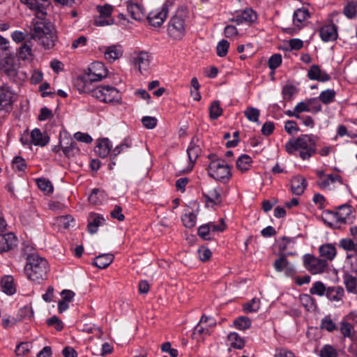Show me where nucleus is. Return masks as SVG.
I'll return each instance as SVG.
<instances>
[{
    "label": "nucleus",
    "instance_id": "obj_36",
    "mask_svg": "<svg viewBox=\"0 0 357 357\" xmlns=\"http://www.w3.org/2000/svg\"><path fill=\"white\" fill-rule=\"evenodd\" d=\"M19 58L22 60H32L33 54L32 53V43L31 40L25 42L19 48Z\"/></svg>",
    "mask_w": 357,
    "mask_h": 357
},
{
    "label": "nucleus",
    "instance_id": "obj_46",
    "mask_svg": "<svg viewBox=\"0 0 357 357\" xmlns=\"http://www.w3.org/2000/svg\"><path fill=\"white\" fill-rule=\"evenodd\" d=\"M36 183L40 190L45 194L49 195L53 192V185L48 179L44 178H38L36 179Z\"/></svg>",
    "mask_w": 357,
    "mask_h": 357
},
{
    "label": "nucleus",
    "instance_id": "obj_53",
    "mask_svg": "<svg viewBox=\"0 0 357 357\" xmlns=\"http://www.w3.org/2000/svg\"><path fill=\"white\" fill-rule=\"evenodd\" d=\"M182 221L185 227H194L196 225L197 215L192 212H189L182 217Z\"/></svg>",
    "mask_w": 357,
    "mask_h": 357
},
{
    "label": "nucleus",
    "instance_id": "obj_9",
    "mask_svg": "<svg viewBox=\"0 0 357 357\" xmlns=\"http://www.w3.org/2000/svg\"><path fill=\"white\" fill-rule=\"evenodd\" d=\"M303 265L309 272L315 275L324 272L328 264L325 259L307 254L303 256Z\"/></svg>",
    "mask_w": 357,
    "mask_h": 357
},
{
    "label": "nucleus",
    "instance_id": "obj_32",
    "mask_svg": "<svg viewBox=\"0 0 357 357\" xmlns=\"http://www.w3.org/2000/svg\"><path fill=\"white\" fill-rule=\"evenodd\" d=\"M31 143L36 146H45L49 142V137L43 135L38 128H35L31 133Z\"/></svg>",
    "mask_w": 357,
    "mask_h": 357
},
{
    "label": "nucleus",
    "instance_id": "obj_52",
    "mask_svg": "<svg viewBox=\"0 0 357 357\" xmlns=\"http://www.w3.org/2000/svg\"><path fill=\"white\" fill-rule=\"evenodd\" d=\"M260 308V301L258 298H253L251 301L243 305V310L247 313L256 312Z\"/></svg>",
    "mask_w": 357,
    "mask_h": 357
},
{
    "label": "nucleus",
    "instance_id": "obj_22",
    "mask_svg": "<svg viewBox=\"0 0 357 357\" xmlns=\"http://www.w3.org/2000/svg\"><path fill=\"white\" fill-rule=\"evenodd\" d=\"M105 219L102 216L97 213H91L88 218V231L93 234L97 232L99 226L104 224Z\"/></svg>",
    "mask_w": 357,
    "mask_h": 357
},
{
    "label": "nucleus",
    "instance_id": "obj_3",
    "mask_svg": "<svg viewBox=\"0 0 357 357\" xmlns=\"http://www.w3.org/2000/svg\"><path fill=\"white\" fill-rule=\"evenodd\" d=\"M286 151L292 154L299 151V155L303 160L309 159L316 153V144L310 135H302L296 139H291L285 144Z\"/></svg>",
    "mask_w": 357,
    "mask_h": 357
},
{
    "label": "nucleus",
    "instance_id": "obj_7",
    "mask_svg": "<svg viewBox=\"0 0 357 357\" xmlns=\"http://www.w3.org/2000/svg\"><path fill=\"white\" fill-rule=\"evenodd\" d=\"M92 96L104 102H119L121 99L120 92L113 86L102 85L93 89Z\"/></svg>",
    "mask_w": 357,
    "mask_h": 357
},
{
    "label": "nucleus",
    "instance_id": "obj_33",
    "mask_svg": "<svg viewBox=\"0 0 357 357\" xmlns=\"http://www.w3.org/2000/svg\"><path fill=\"white\" fill-rule=\"evenodd\" d=\"M320 255L324 257L325 260L332 261L337 255L335 247L331 243L322 245L319 248Z\"/></svg>",
    "mask_w": 357,
    "mask_h": 357
},
{
    "label": "nucleus",
    "instance_id": "obj_26",
    "mask_svg": "<svg viewBox=\"0 0 357 357\" xmlns=\"http://www.w3.org/2000/svg\"><path fill=\"white\" fill-rule=\"evenodd\" d=\"M307 76L312 80L326 82L330 79V76L327 73L322 72L317 65H313L310 67Z\"/></svg>",
    "mask_w": 357,
    "mask_h": 357
},
{
    "label": "nucleus",
    "instance_id": "obj_15",
    "mask_svg": "<svg viewBox=\"0 0 357 357\" xmlns=\"http://www.w3.org/2000/svg\"><path fill=\"white\" fill-rule=\"evenodd\" d=\"M15 99V93L7 84L0 86V110L10 106Z\"/></svg>",
    "mask_w": 357,
    "mask_h": 357
},
{
    "label": "nucleus",
    "instance_id": "obj_16",
    "mask_svg": "<svg viewBox=\"0 0 357 357\" xmlns=\"http://www.w3.org/2000/svg\"><path fill=\"white\" fill-rule=\"evenodd\" d=\"M18 243V239L13 233L0 235V253L14 249Z\"/></svg>",
    "mask_w": 357,
    "mask_h": 357
},
{
    "label": "nucleus",
    "instance_id": "obj_2",
    "mask_svg": "<svg viewBox=\"0 0 357 357\" xmlns=\"http://www.w3.org/2000/svg\"><path fill=\"white\" fill-rule=\"evenodd\" d=\"M48 263L45 258L38 254H31L27 257L24 273L29 280L40 283L47 278Z\"/></svg>",
    "mask_w": 357,
    "mask_h": 357
},
{
    "label": "nucleus",
    "instance_id": "obj_60",
    "mask_svg": "<svg viewBox=\"0 0 357 357\" xmlns=\"http://www.w3.org/2000/svg\"><path fill=\"white\" fill-rule=\"evenodd\" d=\"M321 328L322 329H325L326 331L328 332H332L335 329H336V326L335 323L333 321V320L328 317H325L322 320L321 323Z\"/></svg>",
    "mask_w": 357,
    "mask_h": 357
},
{
    "label": "nucleus",
    "instance_id": "obj_57",
    "mask_svg": "<svg viewBox=\"0 0 357 357\" xmlns=\"http://www.w3.org/2000/svg\"><path fill=\"white\" fill-rule=\"evenodd\" d=\"M31 344L29 342H22L19 344L15 349V354L17 356H26L27 355L31 348Z\"/></svg>",
    "mask_w": 357,
    "mask_h": 357
},
{
    "label": "nucleus",
    "instance_id": "obj_17",
    "mask_svg": "<svg viewBox=\"0 0 357 357\" xmlns=\"http://www.w3.org/2000/svg\"><path fill=\"white\" fill-rule=\"evenodd\" d=\"M221 188L218 187H209L206 186L202 188V194L207 202H211L213 204H219L222 202L221 197Z\"/></svg>",
    "mask_w": 357,
    "mask_h": 357
},
{
    "label": "nucleus",
    "instance_id": "obj_1",
    "mask_svg": "<svg viewBox=\"0 0 357 357\" xmlns=\"http://www.w3.org/2000/svg\"><path fill=\"white\" fill-rule=\"evenodd\" d=\"M44 17L33 20V29L31 38L38 40L45 49H50L55 45L56 36L52 25L43 21Z\"/></svg>",
    "mask_w": 357,
    "mask_h": 357
},
{
    "label": "nucleus",
    "instance_id": "obj_51",
    "mask_svg": "<svg viewBox=\"0 0 357 357\" xmlns=\"http://www.w3.org/2000/svg\"><path fill=\"white\" fill-rule=\"evenodd\" d=\"M222 113L219 101H213L209 107L210 118L211 119H217Z\"/></svg>",
    "mask_w": 357,
    "mask_h": 357
},
{
    "label": "nucleus",
    "instance_id": "obj_35",
    "mask_svg": "<svg viewBox=\"0 0 357 357\" xmlns=\"http://www.w3.org/2000/svg\"><path fill=\"white\" fill-rule=\"evenodd\" d=\"M314 100H309L306 102H301L298 103L295 106V111L298 113V114L303 112H318L321 111V106L319 104H317L313 107L311 106V104L312 103Z\"/></svg>",
    "mask_w": 357,
    "mask_h": 357
},
{
    "label": "nucleus",
    "instance_id": "obj_42",
    "mask_svg": "<svg viewBox=\"0 0 357 357\" xmlns=\"http://www.w3.org/2000/svg\"><path fill=\"white\" fill-rule=\"evenodd\" d=\"M105 200V194L104 191L98 189H93L92 192L89 197L90 203L98 205L102 204Z\"/></svg>",
    "mask_w": 357,
    "mask_h": 357
},
{
    "label": "nucleus",
    "instance_id": "obj_62",
    "mask_svg": "<svg viewBox=\"0 0 357 357\" xmlns=\"http://www.w3.org/2000/svg\"><path fill=\"white\" fill-rule=\"evenodd\" d=\"M157 119L153 116H144L142 119L143 126L147 129H153L157 125Z\"/></svg>",
    "mask_w": 357,
    "mask_h": 357
},
{
    "label": "nucleus",
    "instance_id": "obj_10",
    "mask_svg": "<svg viewBox=\"0 0 357 357\" xmlns=\"http://www.w3.org/2000/svg\"><path fill=\"white\" fill-rule=\"evenodd\" d=\"M98 15L93 18V23L97 26H105L113 24L114 20L112 17L113 8L111 5L97 6Z\"/></svg>",
    "mask_w": 357,
    "mask_h": 357
},
{
    "label": "nucleus",
    "instance_id": "obj_30",
    "mask_svg": "<svg viewBox=\"0 0 357 357\" xmlns=\"http://www.w3.org/2000/svg\"><path fill=\"white\" fill-rule=\"evenodd\" d=\"M127 10L130 16L135 20L140 21L144 17V9L138 3L128 1L127 3Z\"/></svg>",
    "mask_w": 357,
    "mask_h": 357
},
{
    "label": "nucleus",
    "instance_id": "obj_4",
    "mask_svg": "<svg viewBox=\"0 0 357 357\" xmlns=\"http://www.w3.org/2000/svg\"><path fill=\"white\" fill-rule=\"evenodd\" d=\"M353 208L351 206L344 204L339 206L336 211L324 212L322 218L331 228H336V224H350L355 218Z\"/></svg>",
    "mask_w": 357,
    "mask_h": 357
},
{
    "label": "nucleus",
    "instance_id": "obj_6",
    "mask_svg": "<svg viewBox=\"0 0 357 357\" xmlns=\"http://www.w3.org/2000/svg\"><path fill=\"white\" fill-rule=\"evenodd\" d=\"M212 160L208 167V175L214 179L226 183L231 177L229 166L221 159H215V155H209Z\"/></svg>",
    "mask_w": 357,
    "mask_h": 357
},
{
    "label": "nucleus",
    "instance_id": "obj_28",
    "mask_svg": "<svg viewBox=\"0 0 357 357\" xmlns=\"http://www.w3.org/2000/svg\"><path fill=\"white\" fill-rule=\"evenodd\" d=\"M112 146L110 141L108 139L105 138L98 141V143L94 150L100 157L105 158L110 153Z\"/></svg>",
    "mask_w": 357,
    "mask_h": 357
},
{
    "label": "nucleus",
    "instance_id": "obj_44",
    "mask_svg": "<svg viewBox=\"0 0 357 357\" xmlns=\"http://www.w3.org/2000/svg\"><path fill=\"white\" fill-rule=\"evenodd\" d=\"M227 338L230 342L231 347L234 349H241L245 345L244 340L236 333H229Z\"/></svg>",
    "mask_w": 357,
    "mask_h": 357
},
{
    "label": "nucleus",
    "instance_id": "obj_19",
    "mask_svg": "<svg viewBox=\"0 0 357 357\" xmlns=\"http://www.w3.org/2000/svg\"><path fill=\"white\" fill-rule=\"evenodd\" d=\"M320 36L325 42L335 40L337 38V26L333 23L323 26L320 29Z\"/></svg>",
    "mask_w": 357,
    "mask_h": 357
},
{
    "label": "nucleus",
    "instance_id": "obj_18",
    "mask_svg": "<svg viewBox=\"0 0 357 357\" xmlns=\"http://www.w3.org/2000/svg\"><path fill=\"white\" fill-rule=\"evenodd\" d=\"M132 63L142 73L143 71H146L149 67L150 56L144 52L135 54L132 58Z\"/></svg>",
    "mask_w": 357,
    "mask_h": 357
},
{
    "label": "nucleus",
    "instance_id": "obj_47",
    "mask_svg": "<svg viewBox=\"0 0 357 357\" xmlns=\"http://www.w3.org/2000/svg\"><path fill=\"white\" fill-rule=\"evenodd\" d=\"M319 357H337V350L331 344H325L320 350Z\"/></svg>",
    "mask_w": 357,
    "mask_h": 357
},
{
    "label": "nucleus",
    "instance_id": "obj_23",
    "mask_svg": "<svg viewBox=\"0 0 357 357\" xmlns=\"http://www.w3.org/2000/svg\"><path fill=\"white\" fill-rule=\"evenodd\" d=\"M307 182L305 178L296 176H294L291 181V188L293 194L301 195L303 193L306 188Z\"/></svg>",
    "mask_w": 357,
    "mask_h": 357
},
{
    "label": "nucleus",
    "instance_id": "obj_25",
    "mask_svg": "<svg viewBox=\"0 0 357 357\" xmlns=\"http://www.w3.org/2000/svg\"><path fill=\"white\" fill-rule=\"evenodd\" d=\"M338 245L343 250L349 252H352L357 255V240L350 238L346 237L341 238L339 241Z\"/></svg>",
    "mask_w": 357,
    "mask_h": 357
},
{
    "label": "nucleus",
    "instance_id": "obj_13",
    "mask_svg": "<svg viewBox=\"0 0 357 357\" xmlns=\"http://www.w3.org/2000/svg\"><path fill=\"white\" fill-rule=\"evenodd\" d=\"M257 20V14L252 9L247 8L238 13L234 17L229 19L230 22L237 25L245 24L250 26Z\"/></svg>",
    "mask_w": 357,
    "mask_h": 357
},
{
    "label": "nucleus",
    "instance_id": "obj_38",
    "mask_svg": "<svg viewBox=\"0 0 357 357\" xmlns=\"http://www.w3.org/2000/svg\"><path fill=\"white\" fill-rule=\"evenodd\" d=\"M252 159L248 155H242L236 161V167L241 172H245L249 170L252 163Z\"/></svg>",
    "mask_w": 357,
    "mask_h": 357
},
{
    "label": "nucleus",
    "instance_id": "obj_54",
    "mask_svg": "<svg viewBox=\"0 0 357 357\" xmlns=\"http://www.w3.org/2000/svg\"><path fill=\"white\" fill-rule=\"evenodd\" d=\"M277 243L280 251V255L281 254H287L286 251H287L289 248L293 245L292 241L286 237L279 239Z\"/></svg>",
    "mask_w": 357,
    "mask_h": 357
},
{
    "label": "nucleus",
    "instance_id": "obj_29",
    "mask_svg": "<svg viewBox=\"0 0 357 357\" xmlns=\"http://www.w3.org/2000/svg\"><path fill=\"white\" fill-rule=\"evenodd\" d=\"M1 287L2 291L8 294L13 295L16 292V286L14 279L11 275H5L1 280Z\"/></svg>",
    "mask_w": 357,
    "mask_h": 357
},
{
    "label": "nucleus",
    "instance_id": "obj_40",
    "mask_svg": "<svg viewBox=\"0 0 357 357\" xmlns=\"http://www.w3.org/2000/svg\"><path fill=\"white\" fill-rule=\"evenodd\" d=\"M343 13L349 19L357 17V3L356 1H348L344 7Z\"/></svg>",
    "mask_w": 357,
    "mask_h": 357
},
{
    "label": "nucleus",
    "instance_id": "obj_45",
    "mask_svg": "<svg viewBox=\"0 0 357 357\" xmlns=\"http://www.w3.org/2000/svg\"><path fill=\"white\" fill-rule=\"evenodd\" d=\"M326 290L327 288L322 282L317 281L312 284V287L310 289V294L312 295L323 296L324 295H326Z\"/></svg>",
    "mask_w": 357,
    "mask_h": 357
},
{
    "label": "nucleus",
    "instance_id": "obj_49",
    "mask_svg": "<svg viewBox=\"0 0 357 357\" xmlns=\"http://www.w3.org/2000/svg\"><path fill=\"white\" fill-rule=\"evenodd\" d=\"M340 331L344 337H349L354 340L355 331L351 324L347 322H342L340 326Z\"/></svg>",
    "mask_w": 357,
    "mask_h": 357
},
{
    "label": "nucleus",
    "instance_id": "obj_8",
    "mask_svg": "<svg viewBox=\"0 0 357 357\" xmlns=\"http://www.w3.org/2000/svg\"><path fill=\"white\" fill-rule=\"evenodd\" d=\"M173 0H166L160 8L152 10L147 17L150 24L155 27L160 26L167 18L169 8L173 5Z\"/></svg>",
    "mask_w": 357,
    "mask_h": 357
},
{
    "label": "nucleus",
    "instance_id": "obj_12",
    "mask_svg": "<svg viewBox=\"0 0 357 357\" xmlns=\"http://www.w3.org/2000/svg\"><path fill=\"white\" fill-rule=\"evenodd\" d=\"M86 74L87 80L98 82L107 76V70L102 63L94 62L90 65Z\"/></svg>",
    "mask_w": 357,
    "mask_h": 357
},
{
    "label": "nucleus",
    "instance_id": "obj_58",
    "mask_svg": "<svg viewBox=\"0 0 357 357\" xmlns=\"http://www.w3.org/2000/svg\"><path fill=\"white\" fill-rule=\"evenodd\" d=\"M301 304L307 310H312L314 306V299L309 294H302L299 297Z\"/></svg>",
    "mask_w": 357,
    "mask_h": 357
},
{
    "label": "nucleus",
    "instance_id": "obj_50",
    "mask_svg": "<svg viewBox=\"0 0 357 357\" xmlns=\"http://www.w3.org/2000/svg\"><path fill=\"white\" fill-rule=\"evenodd\" d=\"M335 91L333 89H327L322 91L319 95V99L324 104H329L334 101Z\"/></svg>",
    "mask_w": 357,
    "mask_h": 357
},
{
    "label": "nucleus",
    "instance_id": "obj_43",
    "mask_svg": "<svg viewBox=\"0 0 357 357\" xmlns=\"http://www.w3.org/2000/svg\"><path fill=\"white\" fill-rule=\"evenodd\" d=\"M344 284L347 290L351 293H357V278L351 275L344 276Z\"/></svg>",
    "mask_w": 357,
    "mask_h": 357
},
{
    "label": "nucleus",
    "instance_id": "obj_64",
    "mask_svg": "<svg viewBox=\"0 0 357 357\" xmlns=\"http://www.w3.org/2000/svg\"><path fill=\"white\" fill-rule=\"evenodd\" d=\"M274 357H295V356L290 350L279 348L275 350Z\"/></svg>",
    "mask_w": 357,
    "mask_h": 357
},
{
    "label": "nucleus",
    "instance_id": "obj_11",
    "mask_svg": "<svg viewBox=\"0 0 357 357\" xmlns=\"http://www.w3.org/2000/svg\"><path fill=\"white\" fill-rule=\"evenodd\" d=\"M18 68V64L12 58H6L0 61V69L13 82H17L22 79Z\"/></svg>",
    "mask_w": 357,
    "mask_h": 357
},
{
    "label": "nucleus",
    "instance_id": "obj_27",
    "mask_svg": "<svg viewBox=\"0 0 357 357\" xmlns=\"http://www.w3.org/2000/svg\"><path fill=\"white\" fill-rule=\"evenodd\" d=\"M342 184V179L337 174H327L321 180L317 181V185L322 189H331V185L335 183Z\"/></svg>",
    "mask_w": 357,
    "mask_h": 357
},
{
    "label": "nucleus",
    "instance_id": "obj_34",
    "mask_svg": "<svg viewBox=\"0 0 357 357\" xmlns=\"http://www.w3.org/2000/svg\"><path fill=\"white\" fill-rule=\"evenodd\" d=\"M114 260V255L112 254L100 255L94 259L93 264L98 268L103 269L109 266Z\"/></svg>",
    "mask_w": 357,
    "mask_h": 357
},
{
    "label": "nucleus",
    "instance_id": "obj_31",
    "mask_svg": "<svg viewBox=\"0 0 357 357\" xmlns=\"http://www.w3.org/2000/svg\"><path fill=\"white\" fill-rule=\"evenodd\" d=\"M310 17V13L307 8H298L294 13L293 22L296 26L301 27L303 26V23Z\"/></svg>",
    "mask_w": 357,
    "mask_h": 357
},
{
    "label": "nucleus",
    "instance_id": "obj_21",
    "mask_svg": "<svg viewBox=\"0 0 357 357\" xmlns=\"http://www.w3.org/2000/svg\"><path fill=\"white\" fill-rule=\"evenodd\" d=\"M61 146L67 157H74L79 153L77 143L72 139H67L66 142H61Z\"/></svg>",
    "mask_w": 357,
    "mask_h": 357
},
{
    "label": "nucleus",
    "instance_id": "obj_24",
    "mask_svg": "<svg viewBox=\"0 0 357 357\" xmlns=\"http://www.w3.org/2000/svg\"><path fill=\"white\" fill-rule=\"evenodd\" d=\"M198 141V139L194 137L192 139L189 144V146L187 149V153L189 158V160L190 163H192V165L195 162L201 153V149L199 148V146L197 144Z\"/></svg>",
    "mask_w": 357,
    "mask_h": 357
},
{
    "label": "nucleus",
    "instance_id": "obj_63",
    "mask_svg": "<svg viewBox=\"0 0 357 357\" xmlns=\"http://www.w3.org/2000/svg\"><path fill=\"white\" fill-rule=\"evenodd\" d=\"M199 259L202 261H207L211 257V250L206 247H201L197 250Z\"/></svg>",
    "mask_w": 357,
    "mask_h": 357
},
{
    "label": "nucleus",
    "instance_id": "obj_37",
    "mask_svg": "<svg viewBox=\"0 0 357 357\" xmlns=\"http://www.w3.org/2000/svg\"><path fill=\"white\" fill-rule=\"evenodd\" d=\"M326 296L331 301H340L344 296V289L341 287H329Z\"/></svg>",
    "mask_w": 357,
    "mask_h": 357
},
{
    "label": "nucleus",
    "instance_id": "obj_48",
    "mask_svg": "<svg viewBox=\"0 0 357 357\" xmlns=\"http://www.w3.org/2000/svg\"><path fill=\"white\" fill-rule=\"evenodd\" d=\"M234 325L238 330H245L250 327L251 320L248 317H240L234 320Z\"/></svg>",
    "mask_w": 357,
    "mask_h": 357
},
{
    "label": "nucleus",
    "instance_id": "obj_39",
    "mask_svg": "<svg viewBox=\"0 0 357 357\" xmlns=\"http://www.w3.org/2000/svg\"><path fill=\"white\" fill-rule=\"evenodd\" d=\"M92 82H93V81L86 79V74H85L83 77L77 79L76 85L81 92L92 93V91L93 90L91 87Z\"/></svg>",
    "mask_w": 357,
    "mask_h": 357
},
{
    "label": "nucleus",
    "instance_id": "obj_59",
    "mask_svg": "<svg viewBox=\"0 0 357 357\" xmlns=\"http://www.w3.org/2000/svg\"><path fill=\"white\" fill-rule=\"evenodd\" d=\"M282 93L284 99L289 100L297 93V89L292 85H286L283 87Z\"/></svg>",
    "mask_w": 357,
    "mask_h": 357
},
{
    "label": "nucleus",
    "instance_id": "obj_56",
    "mask_svg": "<svg viewBox=\"0 0 357 357\" xmlns=\"http://www.w3.org/2000/svg\"><path fill=\"white\" fill-rule=\"evenodd\" d=\"M229 47V43L226 40H220L216 47V51L217 54L220 56L223 57L227 55L228 52V49Z\"/></svg>",
    "mask_w": 357,
    "mask_h": 357
},
{
    "label": "nucleus",
    "instance_id": "obj_14",
    "mask_svg": "<svg viewBox=\"0 0 357 357\" xmlns=\"http://www.w3.org/2000/svg\"><path fill=\"white\" fill-rule=\"evenodd\" d=\"M20 1L27 5L31 10H35L36 17H45L46 8L49 6L48 0H20Z\"/></svg>",
    "mask_w": 357,
    "mask_h": 357
},
{
    "label": "nucleus",
    "instance_id": "obj_61",
    "mask_svg": "<svg viewBox=\"0 0 357 357\" xmlns=\"http://www.w3.org/2000/svg\"><path fill=\"white\" fill-rule=\"evenodd\" d=\"M282 63V56L279 54H273L268 61V67L272 69L275 70L277 68H278Z\"/></svg>",
    "mask_w": 357,
    "mask_h": 357
},
{
    "label": "nucleus",
    "instance_id": "obj_5",
    "mask_svg": "<svg viewBox=\"0 0 357 357\" xmlns=\"http://www.w3.org/2000/svg\"><path fill=\"white\" fill-rule=\"evenodd\" d=\"M188 11L185 8H178L170 18L167 25V34L173 40H181L185 34V20Z\"/></svg>",
    "mask_w": 357,
    "mask_h": 357
},
{
    "label": "nucleus",
    "instance_id": "obj_41",
    "mask_svg": "<svg viewBox=\"0 0 357 357\" xmlns=\"http://www.w3.org/2000/svg\"><path fill=\"white\" fill-rule=\"evenodd\" d=\"M293 252H287V254H281L280 255V257L277 259L273 264V266L276 271L278 272H282L284 271L285 267L288 265L289 263L288 260L287 259V255H292Z\"/></svg>",
    "mask_w": 357,
    "mask_h": 357
},
{
    "label": "nucleus",
    "instance_id": "obj_20",
    "mask_svg": "<svg viewBox=\"0 0 357 357\" xmlns=\"http://www.w3.org/2000/svg\"><path fill=\"white\" fill-rule=\"evenodd\" d=\"M123 53V47L119 45L108 46L104 52L105 59L110 63L120 59Z\"/></svg>",
    "mask_w": 357,
    "mask_h": 357
},
{
    "label": "nucleus",
    "instance_id": "obj_55",
    "mask_svg": "<svg viewBox=\"0 0 357 357\" xmlns=\"http://www.w3.org/2000/svg\"><path fill=\"white\" fill-rule=\"evenodd\" d=\"M259 114V110L252 107H248L244 112V114L247 119L253 122L258 121Z\"/></svg>",
    "mask_w": 357,
    "mask_h": 357
}]
</instances>
